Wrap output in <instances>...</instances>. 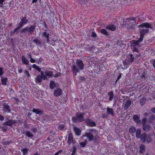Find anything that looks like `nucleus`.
<instances>
[{
  "instance_id": "obj_41",
  "label": "nucleus",
  "mask_w": 155,
  "mask_h": 155,
  "mask_svg": "<svg viewBox=\"0 0 155 155\" xmlns=\"http://www.w3.org/2000/svg\"><path fill=\"white\" fill-rule=\"evenodd\" d=\"M40 72L41 73V75H40L43 77V80H47V77L46 75H45L44 74V72L42 71H41H41Z\"/></svg>"
},
{
  "instance_id": "obj_22",
  "label": "nucleus",
  "mask_w": 155,
  "mask_h": 155,
  "mask_svg": "<svg viewBox=\"0 0 155 155\" xmlns=\"http://www.w3.org/2000/svg\"><path fill=\"white\" fill-rule=\"evenodd\" d=\"M74 129L76 135H80L81 134V130L77 127H74Z\"/></svg>"
},
{
  "instance_id": "obj_24",
  "label": "nucleus",
  "mask_w": 155,
  "mask_h": 155,
  "mask_svg": "<svg viewBox=\"0 0 155 155\" xmlns=\"http://www.w3.org/2000/svg\"><path fill=\"white\" fill-rule=\"evenodd\" d=\"M107 95L109 96V101H111L112 100L114 97L113 91H109L107 93Z\"/></svg>"
},
{
  "instance_id": "obj_7",
  "label": "nucleus",
  "mask_w": 155,
  "mask_h": 155,
  "mask_svg": "<svg viewBox=\"0 0 155 155\" xmlns=\"http://www.w3.org/2000/svg\"><path fill=\"white\" fill-rule=\"evenodd\" d=\"M139 78L141 81L146 80L147 76V74L145 71H140L139 74Z\"/></svg>"
},
{
  "instance_id": "obj_32",
  "label": "nucleus",
  "mask_w": 155,
  "mask_h": 155,
  "mask_svg": "<svg viewBox=\"0 0 155 155\" xmlns=\"http://www.w3.org/2000/svg\"><path fill=\"white\" fill-rule=\"evenodd\" d=\"M43 79V77L38 75L35 78V81L39 83H40L42 81V79Z\"/></svg>"
},
{
  "instance_id": "obj_60",
  "label": "nucleus",
  "mask_w": 155,
  "mask_h": 155,
  "mask_svg": "<svg viewBox=\"0 0 155 155\" xmlns=\"http://www.w3.org/2000/svg\"><path fill=\"white\" fill-rule=\"evenodd\" d=\"M61 74L60 73H57L55 74L53 76L54 77H57L61 76Z\"/></svg>"
},
{
  "instance_id": "obj_1",
  "label": "nucleus",
  "mask_w": 155,
  "mask_h": 155,
  "mask_svg": "<svg viewBox=\"0 0 155 155\" xmlns=\"http://www.w3.org/2000/svg\"><path fill=\"white\" fill-rule=\"evenodd\" d=\"M77 66L75 64H73L71 68V70L73 73L77 75V74L79 72V70H82L84 67V64L83 61L80 60H77L76 61Z\"/></svg>"
},
{
  "instance_id": "obj_48",
  "label": "nucleus",
  "mask_w": 155,
  "mask_h": 155,
  "mask_svg": "<svg viewBox=\"0 0 155 155\" xmlns=\"http://www.w3.org/2000/svg\"><path fill=\"white\" fill-rule=\"evenodd\" d=\"M4 72L3 71V68L0 67V76L1 77L3 74Z\"/></svg>"
},
{
  "instance_id": "obj_47",
  "label": "nucleus",
  "mask_w": 155,
  "mask_h": 155,
  "mask_svg": "<svg viewBox=\"0 0 155 155\" xmlns=\"http://www.w3.org/2000/svg\"><path fill=\"white\" fill-rule=\"evenodd\" d=\"M79 144L81 146V147H85L86 144V142H80L79 143Z\"/></svg>"
},
{
  "instance_id": "obj_39",
  "label": "nucleus",
  "mask_w": 155,
  "mask_h": 155,
  "mask_svg": "<svg viewBox=\"0 0 155 155\" xmlns=\"http://www.w3.org/2000/svg\"><path fill=\"white\" fill-rule=\"evenodd\" d=\"M129 131L131 133H134L136 131V129L134 127H131L129 129Z\"/></svg>"
},
{
  "instance_id": "obj_40",
  "label": "nucleus",
  "mask_w": 155,
  "mask_h": 155,
  "mask_svg": "<svg viewBox=\"0 0 155 155\" xmlns=\"http://www.w3.org/2000/svg\"><path fill=\"white\" fill-rule=\"evenodd\" d=\"M42 37H45L46 38L47 37H49V33H47L46 31L44 32L42 34Z\"/></svg>"
},
{
  "instance_id": "obj_2",
  "label": "nucleus",
  "mask_w": 155,
  "mask_h": 155,
  "mask_svg": "<svg viewBox=\"0 0 155 155\" xmlns=\"http://www.w3.org/2000/svg\"><path fill=\"white\" fill-rule=\"evenodd\" d=\"M97 134V131L96 130L91 129L89 132H86V134L83 136V137H87L88 141H90L95 140Z\"/></svg>"
},
{
  "instance_id": "obj_13",
  "label": "nucleus",
  "mask_w": 155,
  "mask_h": 155,
  "mask_svg": "<svg viewBox=\"0 0 155 155\" xmlns=\"http://www.w3.org/2000/svg\"><path fill=\"white\" fill-rule=\"evenodd\" d=\"M62 90L60 88L55 89L54 91V95L56 97L60 96L62 93Z\"/></svg>"
},
{
  "instance_id": "obj_44",
  "label": "nucleus",
  "mask_w": 155,
  "mask_h": 155,
  "mask_svg": "<svg viewBox=\"0 0 155 155\" xmlns=\"http://www.w3.org/2000/svg\"><path fill=\"white\" fill-rule=\"evenodd\" d=\"M151 127H143V130L146 131L148 132L151 129Z\"/></svg>"
},
{
  "instance_id": "obj_31",
  "label": "nucleus",
  "mask_w": 155,
  "mask_h": 155,
  "mask_svg": "<svg viewBox=\"0 0 155 155\" xmlns=\"http://www.w3.org/2000/svg\"><path fill=\"white\" fill-rule=\"evenodd\" d=\"M33 42L37 45L41 46V42L40 40L37 38H35L33 40Z\"/></svg>"
},
{
  "instance_id": "obj_16",
  "label": "nucleus",
  "mask_w": 155,
  "mask_h": 155,
  "mask_svg": "<svg viewBox=\"0 0 155 155\" xmlns=\"http://www.w3.org/2000/svg\"><path fill=\"white\" fill-rule=\"evenodd\" d=\"M124 67L122 68L124 69H125L129 68L130 66V65L131 64L129 62H128L126 59L123 62Z\"/></svg>"
},
{
  "instance_id": "obj_11",
  "label": "nucleus",
  "mask_w": 155,
  "mask_h": 155,
  "mask_svg": "<svg viewBox=\"0 0 155 155\" xmlns=\"http://www.w3.org/2000/svg\"><path fill=\"white\" fill-rule=\"evenodd\" d=\"M32 111L36 114L39 115H43L44 114V111L41 109L34 108Z\"/></svg>"
},
{
  "instance_id": "obj_51",
  "label": "nucleus",
  "mask_w": 155,
  "mask_h": 155,
  "mask_svg": "<svg viewBox=\"0 0 155 155\" xmlns=\"http://www.w3.org/2000/svg\"><path fill=\"white\" fill-rule=\"evenodd\" d=\"M91 36L93 38H96L97 37V35L95 32H92Z\"/></svg>"
},
{
  "instance_id": "obj_34",
  "label": "nucleus",
  "mask_w": 155,
  "mask_h": 155,
  "mask_svg": "<svg viewBox=\"0 0 155 155\" xmlns=\"http://www.w3.org/2000/svg\"><path fill=\"white\" fill-rule=\"evenodd\" d=\"M100 32L102 34L106 36H109V35L108 32L105 29H101L100 30Z\"/></svg>"
},
{
  "instance_id": "obj_42",
  "label": "nucleus",
  "mask_w": 155,
  "mask_h": 155,
  "mask_svg": "<svg viewBox=\"0 0 155 155\" xmlns=\"http://www.w3.org/2000/svg\"><path fill=\"white\" fill-rule=\"evenodd\" d=\"M12 142V140H7L6 141L3 140L2 142V143L4 145H8L11 143Z\"/></svg>"
},
{
  "instance_id": "obj_27",
  "label": "nucleus",
  "mask_w": 155,
  "mask_h": 155,
  "mask_svg": "<svg viewBox=\"0 0 155 155\" xmlns=\"http://www.w3.org/2000/svg\"><path fill=\"white\" fill-rule=\"evenodd\" d=\"M20 21L25 25L28 23V20L27 19L26 17L24 16L21 19Z\"/></svg>"
},
{
  "instance_id": "obj_4",
  "label": "nucleus",
  "mask_w": 155,
  "mask_h": 155,
  "mask_svg": "<svg viewBox=\"0 0 155 155\" xmlns=\"http://www.w3.org/2000/svg\"><path fill=\"white\" fill-rule=\"evenodd\" d=\"M84 113L78 112L76 114V117H74L71 118V120L73 123H77L83 122L84 121Z\"/></svg>"
},
{
  "instance_id": "obj_14",
  "label": "nucleus",
  "mask_w": 155,
  "mask_h": 155,
  "mask_svg": "<svg viewBox=\"0 0 155 155\" xmlns=\"http://www.w3.org/2000/svg\"><path fill=\"white\" fill-rule=\"evenodd\" d=\"M106 111L108 115H110L113 116H114L115 113L113 108H110L108 107H107Z\"/></svg>"
},
{
  "instance_id": "obj_19",
  "label": "nucleus",
  "mask_w": 155,
  "mask_h": 155,
  "mask_svg": "<svg viewBox=\"0 0 155 155\" xmlns=\"http://www.w3.org/2000/svg\"><path fill=\"white\" fill-rule=\"evenodd\" d=\"M131 101L130 99L128 100L126 102L124 106V109L125 110H127L131 105Z\"/></svg>"
},
{
  "instance_id": "obj_33",
  "label": "nucleus",
  "mask_w": 155,
  "mask_h": 155,
  "mask_svg": "<svg viewBox=\"0 0 155 155\" xmlns=\"http://www.w3.org/2000/svg\"><path fill=\"white\" fill-rule=\"evenodd\" d=\"M147 121V118L144 117L143 118L142 120H141V124L142 125V126H146L145 125ZM146 126H149V125H146Z\"/></svg>"
},
{
  "instance_id": "obj_18",
  "label": "nucleus",
  "mask_w": 155,
  "mask_h": 155,
  "mask_svg": "<svg viewBox=\"0 0 155 155\" xmlns=\"http://www.w3.org/2000/svg\"><path fill=\"white\" fill-rule=\"evenodd\" d=\"M21 60L22 63L24 64L28 65L29 63V61L24 55H22L21 57Z\"/></svg>"
},
{
  "instance_id": "obj_38",
  "label": "nucleus",
  "mask_w": 155,
  "mask_h": 155,
  "mask_svg": "<svg viewBox=\"0 0 155 155\" xmlns=\"http://www.w3.org/2000/svg\"><path fill=\"white\" fill-rule=\"evenodd\" d=\"M21 151L23 153V155H26L28 151V150L26 148L21 149Z\"/></svg>"
},
{
  "instance_id": "obj_35",
  "label": "nucleus",
  "mask_w": 155,
  "mask_h": 155,
  "mask_svg": "<svg viewBox=\"0 0 155 155\" xmlns=\"http://www.w3.org/2000/svg\"><path fill=\"white\" fill-rule=\"evenodd\" d=\"M136 136L137 138H140V134L141 133V130H137L136 131Z\"/></svg>"
},
{
  "instance_id": "obj_61",
  "label": "nucleus",
  "mask_w": 155,
  "mask_h": 155,
  "mask_svg": "<svg viewBox=\"0 0 155 155\" xmlns=\"http://www.w3.org/2000/svg\"><path fill=\"white\" fill-rule=\"evenodd\" d=\"M4 117L0 114V121H2L4 120Z\"/></svg>"
},
{
  "instance_id": "obj_23",
  "label": "nucleus",
  "mask_w": 155,
  "mask_h": 155,
  "mask_svg": "<svg viewBox=\"0 0 155 155\" xmlns=\"http://www.w3.org/2000/svg\"><path fill=\"white\" fill-rule=\"evenodd\" d=\"M147 135L145 134H142L140 137V140L142 143H144L146 141Z\"/></svg>"
},
{
  "instance_id": "obj_6",
  "label": "nucleus",
  "mask_w": 155,
  "mask_h": 155,
  "mask_svg": "<svg viewBox=\"0 0 155 155\" xmlns=\"http://www.w3.org/2000/svg\"><path fill=\"white\" fill-rule=\"evenodd\" d=\"M85 124L89 126H96V124L91 118H87L85 120Z\"/></svg>"
},
{
  "instance_id": "obj_53",
  "label": "nucleus",
  "mask_w": 155,
  "mask_h": 155,
  "mask_svg": "<svg viewBox=\"0 0 155 155\" xmlns=\"http://www.w3.org/2000/svg\"><path fill=\"white\" fill-rule=\"evenodd\" d=\"M79 80L81 82H82L85 80V78L83 76H81L79 78Z\"/></svg>"
},
{
  "instance_id": "obj_29",
  "label": "nucleus",
  "mask_w": 155,
  "mask_h": 155,
  "mask_svg": "<svg viewBox=\"0 0 155 155\" xmlns=\"http://www.w3.org/2000/svg\"><path fill=\"white\" fill-rule=\"evenodd\" d=\"M155 119V115H153L149 117L148 120V122L149 123H153Z\"/></svg>"
},
{
  "instance_id": "obj_28",
  "label": "nucleus",
  "mask_w": 155,
  "mask_h": 155,
  "mask_svg": "<svg viewBox=\"0 0 155 155\" xmlns=\"http://www.w3.org/2000/svg\"><path fill=\"white\" fill-rule=\"evenodd\" d=\"M73 141V137L72 134H69L68 138V140L67 142V143L68 144L70 145L71 143Z\"/></svg>"
},
{
  "instance_id": "obj_64",
  "label": "nucleus",
  "mask_w": 155,
  "mask_h": 155,
  "mask_svg": "<svg viewBox=\"0 0 155 155\" xmlns=\"http://www.w3.org/2000/svg\"><path fill=\"white\" fill-rule=\"evenodd\" d=\"M150 111L153 113H155V107L151 108Z\"/></svg>"
},
{
  "instance_id": "obj_9",
  "label": "nucleus",
  "mask_w": 155,
  "mask_h": 155,
  "mask_svg": "<svg viewBox=\"0 0 155 155\" xmlns=\"http://www.w3.org/2000/svg\"><path fill=\"white\" fill-rule=\"evenodd\" d=\"M139 28H153L152 25L147 22L142 23L139 25Z\"/></svg>"
},
{
  "instance_id": "obj_26",
  "label": "nucleus",
  "mask_w": 155,
  "mask_h": 155,
  "mask_svg": "<svg viewBox=\"0 0 155 155\" xmlns=\"http://www.w3.org/2000/svg\"><path fill=\"white\" fill-rule=\"evenodd\" d=\"M45 75L46 76H48L49 77H51L53 76V71H50L46 70L45 71Z\"/></svg>"
},
{
  "instance_id": "obj_46",
  "label": "nucleus",
  "mask_w": 155,
  "mask_h": 155,
  "mask_svg": "<svg viewBox=\"0 0 155 155\" xmlns=\"http://www.w3.org/2000/svg\"><path fill=\"white\" fill-rule=\"evenodd\" d=\"M5 0H0V7H5L3 4V2L5 1Z\"/></svg>"
},
{
  "instance_id": "obj_56",
  "label": "nucleus",
  "mask_w": 155,
  "mask_h": 155,
  "mask_svg": "<svg viewBox=\"0 0 155 155\" xmlns=\"http://www.w3.org/2000/svg\"><path fill=\"white\" fill-rule=\"evenodd\" d=\"M15 32H16L15 31L14 29H13V30L12 31H10V36L11 37L13 36L14 35V33Z\"/></svg>"
},
{
  "instance_id": "obj_8",
  "label": "nucleus",
  "mask_w": 155,
  "mask_h": 155,
  "mask_svg": "<svg viewBox=\"0 0 155 155\" xmlns=\"http://www.w3.org/2000/svg\"><path fill=\"white\" fill-rule=\"evenodd\" d=\"M134 121L138 125L141 124L140 114L134 115L133 117Z\"/></svg>"
},
{
  "instance_id": "obj_10",
  "label": "nucleus",
  "mask_w": 155,
  "mask_h": 155,
  "mask_svg": "<svg viewBox=\"0 0 155 155\" xmlns=\"http://www.w3.org/2000/svg\"><path fill=\"white\" fill-rule=\"evenodd\" d=\"M16 123V121L15 120H9L3 123V125L5 126H12Z\"/></svg>"
},
{
  "instance_id": "obj_43",
  "label": "nucleus",
  "mask_w": 155,
  "mask_h": 155,
  "mask_svg": "<svg viewBox=\"0 0 155 155\" xmlns=\"http://www.w3.org/2000/svg\"><path fill=\"white\" fill-rule=\"evenodd\" d=\"M25 74H26L27 77L29 78H30V75L29 73V72L27 70H25L24 72Z\"/></svg>"
},
{
  "instance_id": "obj_30",
  "label": "nucleus",
  "mask_w": 155,
  "mask_h": 155,
  "mask_svg": "<svg viewBox=\"0 0 155 155\" xmlns=\"http://www.w3.org/2000/svg\"><path fill=\"white\" fill-rule=\"evenodd\" d=\"M56 87L55 83L54 81H51L50 83V87L51 89H53Z\"/></svg>"
},
{
  "instance_id": "obj_54",
  "label": "nucleus",
  "mask_w": 155,
  "mask_h": 155,
  "mask_svg": "<svg viewBox=\"0 0 155 155\" xmlns=\"http://www.w3.org/2000/svg\"><path fill=\"white\" fill-rule=\"evenodd\" d=\"M31 131L34 133H35L37 131V129L35 127H33L31 129Z\"/></svg>"
},
{
  "instance_id": "obj_12",
  "label": "nucleus",
  "mask_w": 155,
  "mask_h": 155,
  "mask_svg": "<svg viewBox=\"0 0 155 155\" xmlns=\"http://www.w3.org/2000/svg\"><path fill=\"white\" fill-rule=\"evenodd\" d=\"M3 110L7 113H11V110L10 106L7 103H4L3 104Z\"/></svg>"
},
{
  "instance_id": "obj_37",
  "label": "nucleus",
  "mask_w": 155,
  "mask_h": 155,
  "mask_svg": "<svg viewBox=\"0 0 155 155\" xmlns=\"http://www.w3.org/2000/svg\"><path fill=\"white\" fill-rule=\"evenodd\" d=\"M25 135L28 137H31L34 136V135L29 131L25 132Z\"/></svg>"
},
{
  "instance_id": "obj_3",
  "label": "nucleus",
  "mask_w": 155,
  "mask_h": 155,
  "mask_svg": "<svg viewBox=\"0 0 155 155\" xmlns=\"http://www.w3.org/2000/svg\"><path fill=\"white\" fill-rule=\"evenodd\" d=\"M36 27V26L35 25H31L30 27H25L20 30V33L28 35L32 34L35 31Z\"/></svg>"
},
{
  "instance_id": "obj_58",
  "label": "nucleus",
  "mask_w": 155,
  "mask_h": 155,
  "mask_svg": "<svg viewBox=\"0 0 155 155\" xmlns=\"http://www.w3.org/2000/svg\"><path fill=\"white\" fill-rule=\"evenodd\" d=\"M102 116L103 118H106L108 117L107 114H102Z\"/></svg>"
},
{
  "instance_id": "obj_57",
  "label": "nucleus",
  "mask_w": 155,
  "mask_h": 155,
  "mask_svg": "<svg viewBox=\"0 0 155 155\" xmlns=\"http://www.w3.org/2000/svg\"><path fill=\"white\" fill-rule=\"evenodd\" d=\"M0 128L2 129L3 131H5L7 129V127H0Z\"/></svg>"
},
{
  "instance_id": "obj_55",
  "label": "nucleus",
  "mask_w": 155,
  "mask_h": 155,
  "mask_svg": "<svg viewBox=\"0 0 155 155\" xmlns=\"http://www.w3.org/2000/svg\"><path fill=\"white\" fill-rule=\"evenodd\" d=\"M18 71L19 73H21L23 72V70L20 67L18 66Z\"/></svg>"
},
{
  "instance_id": "obj_59",
  "label": "nucleus",
  "mask_w": 155,
  "mask_h": 155,
  "mask_svg": "<svg viewBox=\"0 0 155 155\" xmlns=\"http://www.w3.org/2000/svg\"><path fill=\"white\" fill-rule=\"evenodd\" d=\"M152 64L153 67L155 69V59H153L152 60Z\"/></svg>"
},
{
  "instance_id": "obj_45",
  "label": "nucleus",
  "mask_w": 155,
  "mask_h": 155,
  "mask_svg": "<svg viewBox=\"0 0 155 155\" xmlns=\"http://www.w3.org/2000/svg\"><path fill=\"white\" fill-rule=\"evenodd\" d=\"M72 149V152L71 155H75V153L76 152L77 148L75 146H74L73 147Z\"/></svg>"
},
{
  "instance_id": "obj_17",
  "label": "nucleus",
  "mask_w": 155,
  "mask_h": 155,
  "mask_svg": "<svg viewBox=\"0 0 155 155\" xmlns=\"http://www.w3.org/2000/svg\"><path fill=\"white\" fill-rule=\"evenodd\" d=\"M1 81L2 82V84L3 85H6L8 84L7 83H8V78L6 77H1Z\"/></svg>"
},
{
  "instance_id": "obj_15",
  "label": "nucleus",
  "mask_w": 155,
  "mask_h": 155,
  "mask_svg": "<svg viewBox=\"0 0 155 155\" xmlns=\"http://www.w3.org/2000/svg\"><path fill=\"white\" fill-rule=\"evenodd\" d=\"M106 28L111 31H114L116 29V26L114 24L109 25L106 26Z\"/></svg>"
},
{
  "instance_id": "obj_52",
  "label": "nucleus",
  "mask_w": 155,
  "mask_h": 155,
  "mask_svg": "<svg viewBox=\"0 0 155 155\" xmlns=\"http://www.w3.org/2000/svg\"><path fill=\"white\" fill-rule=\"evenodd\" d=\"M146 140L147 143H149L150 142L151 140V138L149 136L147 137L146 139Z\"/></svg>"
},
{
  "instance_id": "obj_49",
  "label": "nucleus",
  "mask_w": 155,
  "mask_h": 155,
  "mask_svg": "<svg viewBox=\"0 0 155 155\" xmlns=\"http://www.w3.org/2000/svg\"><path fill=\"white\" fill-rule=\"evenodd\" d=\"M132 48L133 51L136 52H138V48L137 47H132Z\"/></svg>"
},
{
  "instance_id": "obj_63",
  "label": "nucleus",
  "mask_w": 155,
  "mask_h": 155,
  "mask_svg": "<svg viewBox=\"0 0 155 155\" xmlns=\"http://www.w3.org/2000/svg\"><path fill=\"white\" fill-rule=\"evenodd\" d=\"M9 118H11V117L9 115H7L5 117V119L7 121L9 120Z\"/></svg>"
},
{
  "instance_id": "obj_20",
  "label": "nucleus",
  "mask_w": 155,
  "mask_h": 155,
  "mask_svg": "<svg viewBox=\"0 0 155 155\" xmlns=\"http://www.w3.org/2000/svg\"><path fill=\"white\" fill-rule=\"evenodd\" d=\"M133 41L131 44V47H137L139 45L140 43L142 41H141L140 38L138 40H134Z\"/></svg>"
},
{
  "instance_id": "obj_5",
  "label": "nucleus",
  "mask_w": 155,
  "mask_h": 155,
  "mask_svg": "<svg viewBox=\"0 0 155 155\" xmlns=\"http://www.w3.org/2000/svg\"><path fill=\"white\" fill-rule=\"evenodd\" d=\"M149 32V29H142L140 30V41H143L144 36L147 33Z\"/></svg>"
},
{
  "instance_id": "obj_36",
  "label": "nucleus",
  "mask_w": 155,
  "mask_h": 155,
  "mask_svg": "<svg viewBox=\"0 0 155 155\" xmlns=\"http://www.w3.org/2000/svg\"><path fill=\"white\" fill-rule=\"evenodd\" d=\"M146 98L145 97H143L140 101V104L141 105H143L146 101Z\"/></svg>"
},
{
  "instance_id": "obj_50",
  "label": "nucleus",
  "mask_w": 155,
  "mask_h": 155,
  "mask_svg": "<svg viewBox=\"0 0 155 155\" xmlns=\"http://www.w3.org/2000/svg\"><path fill=\"white\" fill-rule=\"evenodd\" d=\"M24 25L21 23L20 21L19 23H18L17 26L21 28Z\"/></svg>"
},
{
  "instance_id": "obj_25",
  "label": "nucleus",
  "mask_w": 155,
  "mask_h": 155,
  "mask_svg": "<svg viewBox=\"0 0 155 155\" xmlns=\"http://www.w3.org/2000/svg\"><path fill=\"white\" fill-rule=\"evenodd\" d=\"M140 152L141 153H143L145 152L146 147L144 145L141 144L140 147Z\"/></svg>"
},
{
  "instance_id": "obj_62",
  "label": "nucleus",
  "mask_w": 155,
  "mask_h": 155,
  "mask_svg": "<svg viewBox=\"0 0 155 155\" xmlns=\"http://www.w3.org/2000/svg\"><path fill=\"white\" fill-rule=\"evenodd\" d=\"M62 152V150H60L59 151L55 153L54 155H58L60 153H61Z\"/></svg>"
},
{
  "instance_id": "obj_21",
  "label": "nucleus",
  "mask_w": 155,
  "mask_h": 155,
  "mask_svg": "<svg viewBox=\"0 0 155 155\" xmlns=\"http://www.w3.org/2000/svg\"><path fill=\"white\" fill-rule=\"evenodd\" d=\"M129 56L130 57H128L125 59L127 61L131 64L134 60V57L133 55L132 54H130Z\"/></svg>"
}]
</instances>
